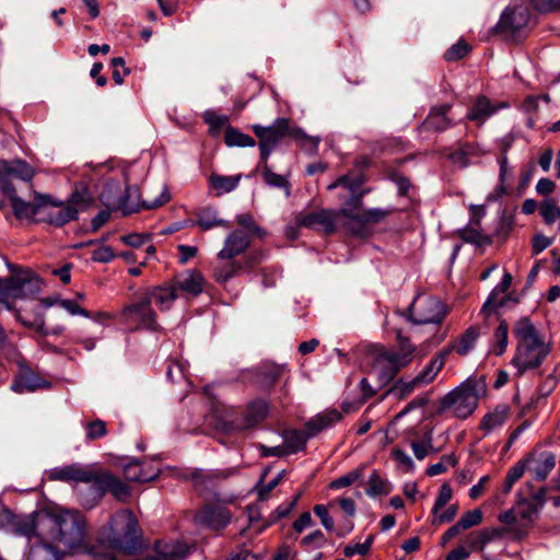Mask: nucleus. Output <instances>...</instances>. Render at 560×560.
Returning <instances> with one entry per match:
<instances>
[{"label": "nucleus", "mask_w": 560, "mask_h": 560, "mask_svg": "<svg viewBox=\"0 0 560 560\" xmlns=\"http://www.w3.org/2000/svg\"><path fill=\"white\" fill-rule=\"evenodd\" d=\"M97 541L104 548L124 555H133L142 548V529L129 509L114 513L97 533Z\"/></svg>", "instance_id": "f257e3e1"}, {"label": "nucleus", "mask_w": 560, "mask_h": 560, "mask_svg": "<svg viewBox=\"0 0 560 560\" xmlns=\"http://www.w3.org/2000/svg\"><path fill=\"white\" fill-rule=\"evenodd\" d=\"M40 526H45V540L63 547L65 551L72 553L82 548L85 538V518L78 511H61L45 513L40 517Z\"/></svg>", "instance_id": "f03ea898"}, {"label": "nucleus", "mask_w": 560, "mask_h": 560, "mask_svg": "<svg viewBox=\"0 0 560 560\" xmlns=\"http://www.w3.org/2000/svg\"><path fill=\"white\" fill-rule=\"evenodd\" d=\"M33 176L32 166L22 160L0 161V190L10 200L14 215L20 220L35 217L42 205L24 201L16 195L14 182L28 183Z\"/></svg>", "instance_id": "7ed1b4c3"}, {"label": "nucleus", "mask_w": 560, "mask_h": 560, "mask_svg": "<svg viewBox=\"0 0 560 560\" xmlns=\"http://www.w3.org/2000/svg\"><path fill=\"white\" fill-rule=\"evenodd\" d=\"M514 335L517 348L512 364L517 369L518 375L527 370L539 366L550 352V347L538 335L537 329L527 318L516 322Z\"/></svg>", "instance_id": "20e7f679"}, {"label": "nucleus", "mask_w": 560, "mask_h": 560, "mask_svg": "<svg viewBox=\"0 0 560 560\" xmlns=\"http://www.w3.org/2000/svg\"><path fill=\"white\" fill-rule=\"evenodd\" d=\"M483 378H467L459 386L447 393L441 400L444 410H450L458 419H467L476 410L479 399L486 394Z\"/></svg>", "instance_id": "39448f33"}, {"label": "nucleus", "mask_w": 560, "mask_h": 560, "mask_svg": "<svg viewBox=\"0 0 560 560\" xmlns=\"http://www.w3.org/2000/svg\"><path fill=\"white\" fill-rule=\"evenodd\" d=\"M397 340L398 351L381 347L375 355L374 368L384 383L393 381L400 370L411 363L417 349L400 331L397 334Z\"/></svg>", "instance_id": "423d86ee"}, {"label": "nucleus", "mask_w": 560, "mask_h": 560, "mask_svg": "<svg viewBox=\"0 0 560 560\" xmlns=\"http://www.w3.org/2000/svg\"><path fill=\"white\" fill-rule=\"evenodd\" d=\"M10 277L0 285V303L11 308L9 299H28L40 291V279L28 269H15L10 266Z\"/></svg>", "instance_id": "0eeeda50"}, {"label": "nucleus", "mask_w": 560, "mask_h": 560, "mask_svg": "<svg viewBox=\"0 0 560 560\" xmlns=\"http://www.w3.org/2000/svg\"><path fill=\"white\" fill-rule=\"evenodd\" d=\"M451 349L439 352L425 368L416 376L411 378H399L390 388L389 393L395 397L402 399L412 394L416 389L424 387L432 383L440 371L443 369L446 358Z\"/></svg>", "instance_id": "6e6552de"}, {"label": "nucleus", "mask_w": 560, "mask_h": 560, "mask_svg": "<svg viewBox=\"0 0 560 560\" xmlns=\"http://www.w3.org/2000/svg\"><path fill=\"white\" fill-rule=\"evenodd\" d=\"M101 199L107 207H117L124 213L129 214L139 211L140 209H154L170 200V194L165 186H162L159 197L141 199V192L137 186H128L125 195L112 199L106 197L105 192L101 195Z\"/></svg>", "instance_id": "1a4fd4ad"}, {"label": "nucleus", "mask_w": 560, "mask_h": 560, "mask_svg": "<svg viewBox=\"0 0 560 560\" xmlns=\"http://www.w3.org/2000/svg\"><path fill=\"white\" fill-rule=\"evenodd\" d=\"M409 318L418 325L440 324L445 315L444 304L435 296L419 294L408 308Z\"/></svg>", "instance_id": "9d476101"}, {"label": "nucleus", "mask_w": 560, "mask_h": 560, "mask_svg": "<svg viewBox=\"0 0 560 560\" xmlns=\"http://www.w3.org/2000/svg\"><path fill=\"white\" fill-rule=\"evenodd\" d=\"M121 316L124 324L130 329H149L152 331L160 329L156 314L143 295L139 302L126 306Z\"/></svg>", "instance_id": "9b49d317"}, {"label": "nucleus", "mask_w": 560, "mask_h": 560, "mask_svg": "<svg viewBox=\"0 0 560 560\" xmlns=\"http://www.w3.org/2000/svg\"><path fill=\"white\" fill-rule=\"evenodd\" d=\"M45 513L18 515L13 534L27 538L39 537L43 549L52 556L54 560H62V555L51 544L45 542V526H40V517Z\"/></svg>", "instance_id": "f8f14e48"}, {"label": "nucleus", "mask_w": 560, "mask_h": 560, "mask_svg": "<svg viewBox=\"0 0 560 560\" xmlns=\"http://www.w3.org/2000/svg\"><path fill=\"white\" fill-rule=\"evenodd\" d=\"M253 130L259 138L260 160L267 161L272 150L289 133V120L278 118L271 126L256 125Z\"/></svg>", "instance_id": "ddd939ff"}, {"label": "nucleus", "mask_w": 560, "mask_h": 560, "mask_svg": "<svg viewBox=\"0 0 560 560\" xmlns=\"http://www.w3.org/2000/svg\"><path fill=\"white\" fill-rule=\"evenodd\" d=\"M269 405L266 400L255 399L247 405L242 416L224 421L223 430L233 432L252 429L267 417Z\"/></svg>", "instance_id": "4468645a"}, {"label": "nucleus", "mask_w": 560, "mask_h": 560, "mask_svg": "<svg viewBox=\"0 0 560 560\" xmlns=\"http://www.w3.org/2000/svg\"><path fill=\"white\" fill-rule=\"evenodd\" d=\"M100 469L92 466H84L79 463L55 467L49 470L50 480L63 482H82L95 485Z\"/></svg>", "instance_id": "2eb2a0df"}, {"label": "nucleus", "mask_w": 560, "mask_h": 560, "mask_svg": "<svg viewBox=\"0 0 560 560\" xmlns=\"http://www.w3.org/2000/svg\"><path fill=\"white\" fill-rule=\"evenodd\" d=\"M529 10L523 2H515L501 14L497 28L504 33L515 34L529 22Z\"/></svg>", "instance_id": "dca6fc26"}, {"label": "nucleus", "mask_w": 560, "mask_h": 560, "mask_svg": "<svg viewBox=\"0 0 560 560\" xmlns=\"http://www.w3.org/2000/svg\"><path fill=\"white\" fill-rule=\"evenodd\" d=\"M339 217H342L340 210L322 209L301 215L299 223L302 226L330 234L335 232Z\"/></svg>", "instance_id": "f3484780"}, {"label": "nucleus", "mask_w": 560, "mask_h": 560, "mask_svg": "<svg viewBox=\"0 0 560 560\" xmlns=\"http://www.w3.org/2000/svg\"><path fill=\"white\" fill-rule=\"evenodd\" d=\"M508 107L509 104L506 102L492 103L487 96L480 95L468 109L466 119L480 127L497 112Z\"/></svg>", "instance_id": "a211bd4d"}, {"label": "nucleus", "mask_w": 560, "mask_h": 560, "mask_svg": "<svg viewBox=\"0 0 560 560\" xmlns=\"http://www.w3.org/2000/svg\"><path fill=\"white\" fill-rule=\"evenodd\" d=\"M231 521V514L224 506H205L195 516V522L213 530L224 528Z\"/></svg>", "instance_id": "6ab92c4d"}, {"label": "nucleus", "mask_w": 560, "mask_h": 560, "mask_svg": "<svg viewBox=\"0 0 560 560\" xmlns=\"http://www.w3.org/2000/svg\"><path fill=\"white\" fill-rule=\"evenodd\" d=\"M252 237L248 232L235 230L231 232L225 241L222 249L218 253L217 259L234 258L243 254L250 245Z\"/></svg>", "instance_id": "aec40b11"}, {"label": "nucleus", "mask_w": 560, "mask_h": 560, "mask_svg": "<svg viewBox=\"0 0 560 560\" xmlns=\"http://www.w3.org/2000/svg\"><path fill=\"white\" fill-rule=\"evenodd\" d=\"M143 296L151 305L154 304L161 312H165L173 306L178 294L172 282H168L149 289Z\"/></svg>", "instance_id": "412c9836"}, {"label": "nucleus", "mask_w": 560, "mask_h": 560, "mask_svg": "<svg viewBox=\"0 0 560 560\" xmlns=\"http://www.w3.org/2000/svg\"><path fill=\"white\" fill-rule=\"evenodd\" d=\"M189 555V547L182 541H158L155 556L145 560H184Z\"/></svg>", "instance_id": "4be33fe9"}, {"label": "nucleus", "mask_w": 560, "mask_h": 560, "mask_svg": "<svg viewBox=\"0 0 560 560\" xmlns=\"http://www.w3.org/2000/svg\"><path fill=\"white\" fill-rule=\"evenodd\" d=\"M95 486L102 492H110L119 501H126L130 495V489L125 482L103 470L98 471Z\"/></svg>", "instance_id": "5701e85b"}, {"label": "nucleus", "mask_w": 560, "mask_h": 560, "mask_svg": "<svg viewBox=\"0 0 560 560\" xmlns=\"http://www.w3.org/2000/svg\"><path fill=\"white\" fill-rule=\"evenodd\" d=\"M172 284L176 288V292L182 290L189 295L197 296L205 288V278L198 270L191 269L178 275Z\"/></svg>", "instance_id": "b1692460"}, {"label": "nucleus", "mask_w": 560, "mask_h": 560, "mask_svg": "<svg viewBox=\"0 0 560 560\" xmlns=\"http://www.w3.org/2000/svg\"><path fill=\"white\" fill-rule=\"evenodd\" d=\"M452 109L451 104H443L440 106H433L425 120L423 127L428 130L445 131L454 126L453 120L448 117V113Z\"/></svg>", "instance_id": "393cba45"}, {"label": "nucleus", "mask_w": 560, "mask_h": 560, "mask_svg": "<svg viewBox=\"0 0 560 560\" xmlns=\"http://www.w3.org/2000/svg\"><path fill=\"white\" fill-rule=\"evenodd\" d=\"M50 382L43 380L28 369L21 370L14 378L11 388L15 393L35 392L37 389L49 388Z\"/></svg>", "instance_id": "a878e982"}, {"label": "nucleus", "mask_w": 560, "mask_h": 560, "mask_svg": "<svg viewBox=\"0 0 560 560\" xmlns=\"http://www.w3.org/2000/svg\"><path fill=\"white\" fill-rule=\"evenodd\" d=\"M510 416V408L505 405L497 406L480 420L478 429L488 435L504 425Z\"/></svg>", "instance_id": "bb28decb"}, {"label": "nucleus", "mask_w": 560, "mask_h": 560, "mask_svg": "<svg viewBox=\"0 0 560 560\" xmlns=\"http://www.w3.org/2000/svg\"><path fill=\"white\" fill-rule=\"evenodd\" d=\"M340 213L342 214V217L361 225L365 223L375 224L382 222L387 215H389L392 213V209L372 208L363 210L362 212L359 213H352L351 209L341 208Z\"/></svg>", "instance_id": "cd10ccee"}, {"label": "nucleus", "mask_w": 560, "mask_h": 560, "mask_svg": "<svg viewBox=\"0 0 560 560\" xmlns=\"http://www.w3.org/2000/svg\"><path fill=\"white\" fill-rule=\"evenodd\" d=\"M511 283L512 276L505 272L500 283L493 288L482 305L481 312L485 313L486 316H489L495 308L504 304V298H499V295H503L511 287Z\"/></svg>", "instance_id": "c85d7f7f"}, {"label": "nucleus", "mask_w": 560, "mask_h": 560, "mask_svg": "<svg viewBox=\"0 0 560 560\" xmlns=\"http://www.w3.org/2000/svg\"><path fill=\"white\" fill-rule=\"evenodd\" d=\"M57 208L52 209L47 214V221L55 226H62L78 218V208L70 203L55 205Z\"/></svg>", "instance_id": "c756f323"}, {"label": "nucleus", "mask_w": 560, "mask_h": 560, "mask_svg": "<svg viewBox=\"0 0 560 560\" xmlns=\"http://www.w3.org/2000/svg\"><path fill=\"white\" fill-rule=\"evenodd\" d=\"M499 184L494 191L489 195L488 200L494 201L503 196L508 190V184L513 179V170L508 163V156H499Z\"/></svg>", "instance_id": "7c9ffc66"}, {"label": "nucleus", "mask_w": 560, "mask_h": 560, "mask_svg": "<svg viewBox=\"0 0 560 560\" xmlns=\"http://www.w3.org/2000/svg\"><path fill=\"white\" fill-rule=\"evenodd\" d=\"M242 269V264L234 260V258H225L224 260H218L213 268L214 280L219 283H225L235 276Z\"/></svg>", "instance_id": "2f4dec72"}, {"label": "nucleus", "mask_w": 560, "mask_h": 560, "mask_svg": "<svg viewBox=\"0 0 560 560\" xmlns=\"http://www.w3.org/2000/svg\"><path fill=\"white\" fill-rule=\"evenodd\" d=\"M241 178V174L231 176L212 174L209 177V183L217 191V195L221 196L223 194H229L235 190L240 184Z\"/></svg>", "instance_id": "473e14b6"}, {"label": "nucleus", "mask_w": 560, "mask_h": 560, "mask_svg": "<svg viewBox=\"0 0 560 560\" xmlns=\"http://www.w3.org/2000/svg\"><path fill=\"white\" fill-rule=\"evenodd\" d=\"M257 170L260 171L261 176L264 178V182L270 186L276 188H282L284 189L285 196H290V184L288 179L279 174H276L272 172L270 166L268 165L267 161H261L259 165L257 166Z\"/></svg>", "instance_id": "72a5a7b5"}, {"label": "nucleus", "mask_w": 560, "mask_h": 560, "mask_svg": "<svg viewBox=\"0 0 560 560\" xmlns=\"http://www.w3.org/2000/svg\"><path fill=\"white\" fill-rule=\"evenodd\" d=\"M284 371V365L266 364L259 368L257 382L261 387L269 388L277 383V381L283 375Z\"/></svg>", "instance_id": "f704fd0d"}, {"label": "nucleus", "mask_w": 560, "mask_h": 560, "mask_svg": "<svg viewBox=\"0 0 560 560\" xmlns=\"http://www.w3.org/2000/svg\"><path fill=\"white\" fill-rule=\"evenodd\" d=\"M539 214L545 224H553L560 219V206L558 205V200L553 197L544 198L539 205Z\"/></svg>", "instance_id": "c9c22d12"}, {"label": "nucleus", "mask_w": 560, "mask_h": 560, "mask_svg": "<svg viewBox=\"0 0 560 560\" xmlns=\"http://www.w3.org/2000/svg\"><path fill=\"white\" fill-rule=\"evenodd\" d=\"M196 223L203 231L210 230L215 226L230 228V224L226 221L219 219L217 217V211L211 208L200 210L197 214Z\"/></svg>", "instance_id": "e433bc0d"}, {"label": "nucleus", "mask_w": 560, "mask_h": 560, "mask_svg": "<svg viewBox=\"0 0 560 560\" xmlns=\"http://www.w3.org/2000/svg\"><path fill=\"white\" fill-rule=\"evenodd\" d=\"M479 335L480 332L477 326L468 327L458 339V342L455 346V351L459 355L468 354L475 348Z\"/></svg>", "instance_id": "4c0bfd02"}, {"label": "nucleus", "mask_w": 560, "mask_h": 560, "mask_svg": "<svg viewBox=\"0 0 560 560\" xmlns=\"http://www.w3.org/2000/svg\"><path fill=\"white\" fill-rule=\"evenodd\" d=\"M125 477L137 482H148L156 477L155 472H145L139 460H131L125 466Z\"/></svg>", "instance_id": "58836bf2"}, {"label": "nucleus", "mask_w": 560, "mask_h": 560, "mask_svg": "<svg viewBox=\"0 0 560 560\" xmlns=\"http://www.w3.org/2000/svg\"><path fill=\"white\" fill-rule=\"evenodd\" d=\"M365 491L366 494L372 498L388 494L390 492V485L386 479L382 478L376 470H374L369 477L368 488Z\"/></svg>", "instance_id": "ea45409f"}, {"label": "nucleus", "mask_w": 560, "mask_h": 560, "mask_svg": "<svg viewBox=\"0 0 560 560\" xmlns=\"http://www.w3.org/2000/svg\"><path fill=\"white\" fill-rule=\"evenodd\" d=\"M224 141L228 147H254L255 140L241 132L240 130L229 127L225 131Z\"/></svg>", "instance_id": "a19ab883"}, {"label": "nucleus", "mask_w": 560, "mask_h": 560, "mask_svg": "<svg viewBox=\"0 0 560 560\" xmlns=\"http://www.w3.org/2000/svg\"><path fill=\"white\" fill-rule=\"evenodd\" d=\"M340 418L341 415L338 411H330L327 413L318 415L307 423V428L312 433H317L328 428Z\"/></svg>", "instance_id": "79ce46f5"}, {"label": "nucleus", "mask_w": 560, "mask_h": 560, "mask_svg": "<svg viewBox=\"0 0 560 560\" xmlns=\"http://www.w3.org/2000/svg\"><path fill=\"white\" fill-rule=\"evenodd\" d=\"M508 332L509 327L504 320H501L497 329L494 330V343L491 348V352L495 355H501L504 353L508 347Z\"/></svg>", "instance_id": "37998d69"}, {"label": "nucleus", "mask_w": 560, "mask_h": 560, "mask_svg": "<svg viewBox=\"0 0 560 560\" xmlns=\"http://www.w3.org/2000/svg\"><path fill=\"white\" fill-rule=\"evenodd\" d=\"M364 183V177L362 175L358 176H350V175H343L340 176L337 180L328 185V189L332 190L339 186L348 189L351 194H358L359 188Z\"/></svg>", "instance_id": "c03bdc74"}, {"label": "nucleus", "mask_w": 560, "mask_h": 560, "mask_svg": "<svg viewBox=\"0 0 560 560\" xmlns=\"http://www.w3.org/2000/svg\"><path fill=\"white\" fill-rule=\"evenodd\" d=\"M364 466L358 467L348 474L332 480L329 485L330 489H341L351 486L355 481L363 478Z\"/></svg>", "instance_id": "a18cd8bd"}, {"label": "nucleus", "mask_w": 560, "mask_h": 560, "mask_svg": "<svg viewBox=\"0 0 560 560\" xmlns=\"http://www.w3.org/2000/svg\"><path fill=\"white\" fill-rule=\"evenodd\" d=\"M326 542L327 538L324 535V533L319 529H316L302 538L301 546L306 551H312L323 548L326 545Z\"/></svg>", "instance_id": "49530a36"}, {"label": "nucleus", "mask_w": 560, "mask_h": 560, "mask_svg": "<svg viewBox=\"0 0 560 560\" xmlns=\"http://www.w3.org/2000/svg\"><path fill=\"white\" fill-rule=\"evenodd\" d=\"M525 466L522 463H517L512 468L509 469L505 479L502 483V492L509 493L514 483L524 475Z\"/></svg>", "instance_id": "de8ad7c7"}, {"label": "nucleus", "mask_w": 560, "mask_h": 560, "mask_svg": "<svg viewBox=\"0 0 560 560\" xmlns=\"http://www.w3.org/2000/svg\"><path fill=\"white\" fill-rule=\"evenodd\" d=\"M84 429L85 436L90 441L101 439L107 434L106 423L101 419L86 422Z\"/></svg>", "instance_id": "09e8293b"}, {"label": "nucleus", "mask_w": 560, "mask_h": 560, "mask_svg": "<svg viewBox=\"0 0 560 560\" xmlns=\"http://www.w3.org/2000/svg\"><path fill=\"white\" fill-rule=\"evenodd\" d=\"M458 506L457 504L448 505L444 511H436V513H432L431 524L434 526L451 523L456 514Z\"/></svg>", "instance_id": "8fccbe9b"}, {"label": "nucleus", "mask_w": 560, "mask_h": 560, "mask_svg": "<svg viewBox=\"0 0 560 560\" xmlns=\"http://www.w3.org/2000/svg\"><path fill=\"white\" fill-rule=\"evenodd\" d=\"M470 50V47L464 40H459L446 50L444 57L448 61H455L464 58Z\"/></svg>", "instance_id": "3c124183"}, {"label": "nucleus", "mask_w": 560, "mask_h": 560, "mask_svg": "<svg viewBox=\"0 0 560 560\" xmlns=\"http://www.w3.org/2000/svg\"><path fill=\"white\" fill-rule=\"evenodd\" d=\"M458 522L459 526H462L464 530L469 529L482 522V512L479 509L468 511L459 518Z\"/></svg>", "instance_id": "603ef678"}, {"label": "nucleus", "mask_w": 560, "mask_h": 560, "mask_svg": "<svg viewBox=\"0 0 560 560\" xmlns=\"http://www.w3.org/2000/svg\"><path fill=\"white\" fill-rule=\"evenodd\" d=\"M452 489L447 483L442 485L440 488L439 494L435 499V502L432 508V513H436V511H442L446 506V504L452 499Z\"/></svg>", "instance_id": "864d4df0"}, {"label": "nucleus", "mask_w": 560, "mask_h": 560, "mask_svg": "<svg viewBox=\"0 0 560 560\" xmlns=\"http://www.w3.org/2000/svg\"><path fill=\"white\" fill-rule=\"evenodd\" d=\"M18 515L7 508L0 510V529L13 533Z\"/></svg>", "instance_id": "5fc2aeb1"}, {"label": "nucleus", "mask_w": 560, "mask_h": 560, "mask_svg": "<svg viewBox=\"0 0 560 560\" xmlns=\"http://www.w3.org/2000/svg\"><path fill=\"white\" fill-rule=\"evenodd\" d=\"M373 542V536H370L364 542L348 545L343 549V553L346 557L351 558L354 555H365L369 552L371 545Z\"/></svg>", "instance_id": "6e6d98bb"}, {"label": "nucleus", "mask_w": 560, "mask_h": 560, "mask_svg": "<svg viewBox=\"0 0 560 560\" xmlns=\"http://www.w3.org/2000/svg\"><path fill=\"white\" fill-rule=\"evenodd\" d=\"M313 511L317 517H319L322 525L328 532L334 530V520L330 516L328 509L324 504H316Z\"/></svg>", "instance_id": "4d7b16f0"}, {"label": "nucleus", "mask_w": 560, "mask_h": 560, "mask_svg": "<svg viewBox=\"0 0 560 560\" xmlns=\"http://www.w3.org/2000/svg\"><path fill=\"white\" fill-rule=\"evenodd\" d=\"M555 465V457L551 454L546 455L542 462L536 468V478L539 480L546 479L549 472L553 469Z\"/></svg>", "instance_id": "13d9d810"}, {"label": "nucleus", "mask_w": 560, "mask_h": 560, "mask_svg": "<svg viewBox=\"0 0 560 560\" xmlns=\"http://www.w3.org/2000/svg\"><path fill=\"white\" fill-rule=\"evenodd\" d=\"M497 536H499L498 529L492 530H482L479 533L475 538L471 539L470 545L472 547H479L482 549L485 545H487L489 541L493 540Z\"/></svg>", "instance_id": "bf43d9fd"}, {"label": "nucleus", "mask_w": 560, "mask_h": 560, "mask_svg": "<svg viewBox=\"0 0 560 560\" xmlns=\"http://www.w3.org/2000/svg\"><path fill=\"white\" fill-rule=\"evenodd\" d=\"M205 121L212 128V129H220L222 128L228 121L229 118L225 115H219L213 110H207L205 113Z\"/></svg>", "instance_id": "052dcab7"}, {"label": "nucleus", "mask_w": 560, "mask_h": 560, "mask_svg": "<svg viewBox=\"0 0 560 560\" xmlns=\"http://www.w3.org/2000/svg\"><path fill=\"white\" fill-rule=\"evenodd\" d=\"M58 304L60 307L66 310L71 315H81L83 317H90V313L86 310L82 308L73 300H60Z\"/></svg>", "instance_id": "680f3d73"}, {"label": "nucleus", "mask_w": 560, "mask_h": 560, "mask_svg": "<svg viewBox=\"0 0 560 560\" xmlns=\"http://www.w3.org/2000/svg\"><path fill=\"white\" fill-rule=\"evenodd\" d=\"M166 376L168 380H171L173 382H176L180 378H185L186 374H185L184 365L180 362L172 361L168 364V368L166 371Z\"/></svg>", "instance_id": "e2e57ef3"}, {"label": "nucleus", "mask_w": 560, "mask_h": 560, "mask_svg": "<svg viewBox=\"0 0 560 560\" xmlns=\"http://www.w3.org/2000/svg\"><path fill=\"white\" fill-rule=\"evenodd\" d=\"M114 257V250L110 246H101L92 253V259L98 262H109Z\"/></svg>", "instance_id": "0e129e2a"}, {"label": "nucleus", "mask_w": 560, "mask_h": 560, "mask_svg": "<svg viewBox=\"0 0 560 560\" xmlns=\"http://www.w3.org/2000/svg\"><path fill=\"white\" fill-rule=\"evenodd\" d=\"M393 456L398 462V464L405 468L406 471L411 472L415 470V463L406 452L401 450H395L393 452Z\"/></svg>", "instance_id": "69168bd1"}, {"label": "nucleus", "mask_w": 560, "mask_h": 560, "mask_svg": "<svg viewBox=\"0 0 560 560\" xmlns=\"http://www.w3.org/2000/svg\"><path fill=\"white\" fill-rule=\"evenodd\" d=\"M555 189L556 183L549 178H540L536 184V192L545 198L550 197Z\"/></svg>", "instance_id": "338daca9"}, {"label": "nucleus", "mask_w": 560, "mask_h": 560, "mask_svg": "<svg viewBox=\"0 0 560 560\" xmlns=\"http://www.w3.org/2000/svg\"><path fill=\"white\" fill-rule=\"evenodd\" d=\"M306 443L305 438L302 434H294L285 439V445L290 453H296L304 448Z\"/></svg>", "instance_id": "774afa93"}]
</instances>
